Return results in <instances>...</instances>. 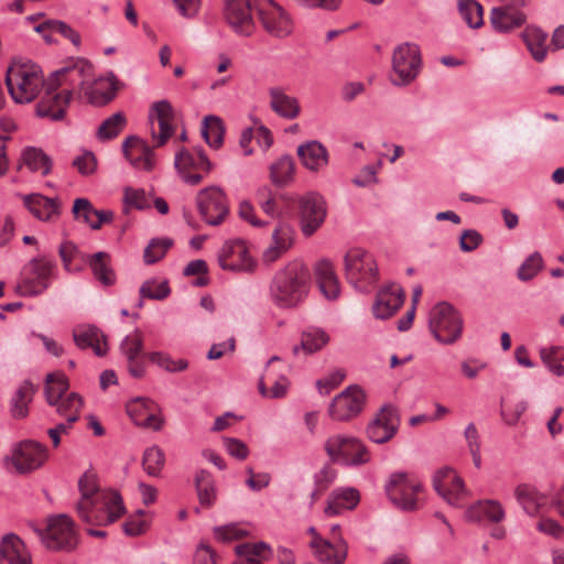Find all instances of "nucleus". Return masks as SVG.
<instances>
[{
	"label": "nucleus",
	"instance_id": "f257e3e1",
	"mask_svg": "<svg viewBox=\"0 0 564 564\" xmlns=\"http://www.w3.org/2000/svg\"><path fill=\"white\" fill-rule=\"evenodd\" d=\"M93 72V65L85 58L67 61L47 78L46 93L36 105L37 116L53 121L64 119L74 94L85 91Z\"/></svg>",
	"mask_w": 564,
	"mask_h": 564
},
{
	"label": "nucleus",
	"instance_id": "f03ea898",
	"mask_svg": "<svg viewBox=\"0 0 564 564\" xmlns=\"http://www.w3.org/2000/svg\"><path fill=\"white\" fill-rule=\"evenodd\" d=\"M80 500L76 511L82 521L93 525H107L124 511L121 497L112 490H100L94 471H86L78 481Z\"/></svg>",
	"mask_w": 564,
	"mask_h": 564
},
{
	"label": "nucleus",
	"instance_id": "7ed1b4c3",
	"mask_svg": "<svg viewBox=\"0 0 564 564\" xmlns=\"http://www.w3.org/2000/svg\"><path fill=\"white\" fill-rule=\"evenodd\" d=\"M311 285L308 268L293 261L280 269L269 286L271 302L279 308H294L307 296Z\"/></svg>",
	"mask_w": 564,
	"mask_h": 564
},
{
	"label": "nucleus",
	"instance_id": "20e7f679",
	"mask_svg": "<svg viewBox=\"0 0 564 564\" xmlns=\"http://www.w3.org/2000/svg\"><path fill=\"white\" fill-rule=\"evenodd\" d=\"M46 83L42 69L32 62L13 61L6 75V84L12 99L18 104L33 101L43 90Z\"/></svg>",
	"mask_w": 564,
	"mask_h": 564
},
{
	"label": "nucleus",
	"instance_id": "39448f33",
	"mask_svg": "<svg viewBox=\"0 0 564 564\" xmlns=\"http://www.w3.org/2000/svg\"><path fill=\"white\" fill-rule=\"evenodd\" d=\"M427 326L433 338L441 345H455L464 334L463 314L448 302L436 303L429 313Z\"/></svg>",
	"mask_w": 564,
	"mask_h": 564
},
{
	"label": "nucleus",
	"instance_id": "423d86ee",
	"mask_svg": "<svg viewBox=\"0 0 564 564\" xmlns=\"http://www.w3.org/2000/svg\"><path fill=\"white\" fill-rule=\"evenodd\" d=\"M43 545L51 551L70 552L79 543L76 524L67 514H57L46 520L44 528H35Z\"/></svg>",
	"mask_w": 564,
	"mask_h": 564
},
{
	"label": "nucleus",
	"instance_id": "0eeeda50",
	"mask_svg": "<svg viewBox=\"0 0 564 564\" xmlns=\"http://www.w3.org/2000/svg\"><path fill=\"white\" fill-rule=\"evenodd\" d=\"M347 281L360 292H369L379 279L375 257L361 248L349 249L344 258Z\"/></svg>",
	"mask_w": 564,
	"mask_h": 564
},
{
	"label": "nucleus",
	"instance_id": "6e6552de",
	"mask_svg": "<svg viewBox=\"0 0 564 564\" xmlns=\"http://www.w3.org/2000/svg\"><path fill=\"white\" fill-rule=\"evenodd\" d=\"M324 451L332 463L358 467L371 460V453L359 438L346 434L330 435L324 443Z\"/></svg>",
	"mask_w": 564,
	"mask_h": 564
},
{
	"label": "nucleus",
	"instance_id": "1a4fd4ad",
	"mask_svg": "<svg viewBox=\"0 0 564 564\" xmlns=\"http://www.w3.org/2000/svg\"><path fill=\"white\" fill-rule=\"evenodd\" d=\"M422 69L420 46L412 42L397 45L391 55L390 82L397 87L413 83Z\"/></svg>",
	"mask_w": 564,
	"mask_h": 564
},
{
	"label": "nucleus",
	"instance_id": "9d476101",
	"mask_svg": "<svg viewBox=\"0 0 564 564\" xmlns=\"http://www.w3.org/2000/svg\"><path fill=\"white\" fill-rule=\"evenodd\" d=\"M56 273L55 261L46 256L34 258L23 267L17 292L22 296L40 295L48 289Z\"/></svg>",
	"mask_w": 564,
	"mask_h": 564
},
{
	"label": "nucleus",
	"instance_id": "9b49d317",
	"mask_svg": "<svg viewBox=\"0 0 564 564\" xmlns=\"http://www.w3.org/2000/svg\"><path fill=\"white\" fill-rule=\"evenodd\" d=\"M174 167L184 183L195 186L210 173L214 164L200 148L177 147Z\"/></svg>",
	"mask_w": 564,
	"mask_h": 564
},
{
	"label": "nucleus",
	"instance_id": "f8f14e48",
	"mask_svg": "<svg viewBox=\"0 0 564 564\" xmlns=\"http://www.w3.org/2000/svg\"><path fill=\"white\" fill-rule=\"evenodd\" d=\"M47 456L45 446L28 440L13 445L10 454L3 458V465L18 474H29L43 466Z\"/></svg>",
	"mask_w": 564,
	"mask_h": 564
},
{
	"label": "nucleus",
	"instance_id": "ddd939ff",
	"mask_svg": "<svg viewBox=\"0 0 564 564\" xmlns=\"http://www.w3.org/2000/svg\"><path fill=\"white\" fill-rule=\"evenodd\" d=\"M253 9L262 29L271 36L284 39L293 32L291 15L274 0H253Z\"/></svg>",
	"mask_w": 564,
	"mask_h": 564
},
{
	"label": "nucleus",
	"instance_id": "4468645a",
	"mask_svg": "<svg viewBox=\"0 0 564 564\" xmlns=\"http://www.w3.org/2000/svg\"><path fill=\"white\" fill-rule=\"evenodd\" d=\"M148 120L153 147L163 148L176 132V116L173 106L167 100L153 102Z\"/></svg>",
	"mask_w": 564,
	"mask_h": 564
},
{
	"label": "nucleus",
	"instance_id": "2eb2a0df",
	"mask_svg": "<svg viewBox=\"0 0 564 564\" xmlns=\"http://www.w3.org/2000/svg\"><path fill=\"white\" fill-rule=\"evenodd\" d=\"M507 518L503 505L498 499H479L470 505L466 510V519L470 522H486L492 525L490 536L502 540L507 535L506 528L502 522Z\"/></svg>",
	"mask_w": 564,
	"mask_h": 564
},
{
	"label": "nucleus",
	"instance_id": "dca6fc26",
	"mask_svg": "<svg viewBox=\"0 0 564 564\" xmlns=\"http://www.w3.org/2000/svg\"><path fill=\"white\" fill-rule=\"evenodd\" d=\"M196 207L200 218L209 226H219L229 214V203L224 189L213 185L198 191Z\"/></svg>",
	"mask_w": 564,
	"mask_h": 564
},
{
	"label": "nucleus",
	"instance_id": "f3484780",
	"mask_svg": "<svg viewBox=\"0 0 564 564\" xmlns=\"http://www.w3.org/2000/svg\"><path fill=\"white\" fill-rule=\"evenodd\" d=\"M390 501L402 510H414L417 507V495L422 490L421 482L405 473L392 474L387 487Z\"/></svg>",
	"mask_w": 564,
	"mask_h": 564
},
{
	"label": "nucleus",
	"instance_id": "a211bd4d",
	"mask_svg": "<svg viewBox=\"0 0 564 564\" xmlns=\"http://www.w3.org/2000/svg\"><path fill=\"white\" fill-rule=\"evenodd\" d=\"M365 402L364 390L357 386H350L333 399L328 414L334 421L346 422L361 413Z\"/></svg>",
	"mask_w": 564,
	"mask_h": 564
},
{
	"label": "nucleus",
	"instance_id": "6ab92c4d",
	"mask_svg": "<svg viewBox=\"0 0 564 564\" xmlns=\"http://www.w3.org/2000/svg\"><path fill=\"white\" fill-rule=\"evenodd\" d=\"M218 263L221 269L235 272L252 273L257 268V261L243 240L225 242L218 253Z\"/></svg>",
	"mask_w": 564,
	"mask_h": 564
},
{
	"label": "nucleus",
	"instance_id": "aec40b11",
	"mask_svg": "<svg viewBox=\"0 0 564 564\" xmlns=\"http://www.w3.org/2000/svg\"><path fill=\"white\" fill-rule=\"evenodd\" d=\"M400 426L398 410L391 405L383 406L369 422L366 433L376 444H384L394 437Z\"/></svg>",
	"mask_w": 564,
	"mask_h": 564
},
{
	"label": "nucleus",
	"instance_id": "412c9836",
	"mask_svg": "<svg viewBox=\"0 0 564 564\" xmlns=\"http://www.w3.org/2000/svg\"><path fill=\"white\" fill-rule=\"evenodd\" d=\"M437 494L449 505L462 507L469 496L464 480L452 468L441 469L434 478Z\"/></svg>",
	"mask_w": 564,
	"mask_h": 564
},
{
	"label": "nucleus",
	"instance_id": "4be33fe9",
	"mask_svg": "<svg viewBox=\"0 0 564 564\" xmlns=\"http://www.w3.org/2000/svg\"><path fill=\"white\" fill-rule=\"evenodd\" d=\"M311 536L308 545L313 555L324 564H344L347 558L348 545L346 542L326 540L314 527L307 530Z\"/></svg>",
	"mask_w": 564,
	"mask_h": 564
},
{
	"label": "nucleus",
	"instance_id": "5701e85b",
	"mask_svg": "<svg viewBox=\"0 0 564 564\" xmlns=\"http://www.w3.org/2000/svg\"><path fill=\"white\" fill-rule=\"evenodd\" d=\"M281 359L276 356L272 357L259 380L258 389L262 397L270 399H281L288 393L290 386L289 379L282 372Z\"/></svg>",
	"mask_w": 564,
	"mask_h": 564
},
{
	"label": "nucleus",
	"instance_id": "b1692460",
	"mask_svg": "<svg viewBox=\"0 0 564 564\" xmlns=\"http://www.w3.org/2000/svg\"><path fill=\"white\" fill-rule=\"evenodd\" d=\"M252 10L253 0H226V22L237 34L250 36L256 30Z\"/></svg>",
	"mask_w": 564,
	"mask_h": 564
},
{
	"label": "nucleus",
	"instance_id": "393cba45",
	"mask_svg": "<svg viewBox=\"0 0 564 564\" xmlns=\"http://www.w3.org/2000/svg\"><path fill=\"white\" fill-rule=\"evenodd\" d=\"M123 154L130 164L140 171L150 172L155 166V154L153 142L149 144L139 137L132 135L126 139L122 144Z\"/></svg>",
	"mask_w": 564,
	"mask_h": 564
},
{
	"label": "nucleus",
	"instance_id": "a878e982",
	"mask_svg": "<svg viewBox=\"0 0 564 564\" xmlns=\"http://www.w3.org/2000/svg\"><path fill=\"white\" fill-rule=\"evenodd\" d=\"M514 499L524 513L530 517L542 516L552 507V499L530 484H520L514 488Z\"/></svg>",
	"mask_w": 564,
	"mask_h": 564
},
{
	"label": "nucleus",
	"instance_id": "bb28decb",
	"mask_svg": "<svg viewBox=\"0 0 564 564\" xmlns=\"http://www.w3.org/2000/svg\"><path fill=\"white\" fill-rule=\"evenodd\" d=\"M489 22L497 33L508 34L527 23V14L512 4H503L490 10Z\"/></svg>",
	"mask_w": 564,
	"mask_h": 564
},
{
	"label": "nucleus",
	"instance_id": "cd10ccee",
	"mask_svg": "<svg viewBox=\"0 0 564 564\" xmlns=\"http://www.w3.org/2000/svg\"><path fill=\"white\" fill-rule=\"evenodd\" d=\"M325 202L317 194H308L301 200V227L305 236H312L324 223Z\"/></svg>",
	"mask_w": 564,
	"mask_h": 564
},
{
	"label": "nucleus",
	"instance_id": "c85d7f7f",
	"mask_svg": "<svg viewBox=\"0 0 564 564\" xmlns=\"http://www.w3.org/2000/svg\"><path fill=\"white\" fill-rule=\"evenodd\" d=\"M404 302V292L399 284L391 283L383 286L376 296L372 313L378 319L393 316Z\"/></svg>",
	"mask_w": 564,
	"mask_h": 564
},
{
	"label": "nucleus",
	"instance_id": "c756f323",
	"mask_svg": "<svg viewBox=\"0 0 564 564\" xmlns=\"http://www.w3.org/2000/svg\"><path fill=\"white\" fill-rule=\"evenodd\" d=\"M156 412V403L147 398H137L127 404V413L137 425L154 431L162 426V421Z\"/></svg>",
	"mask_w": 564,
	"mask_h": 564
},
{
	"label": "nucleus",
	"instance_id": "7c9ffc66",
	"mask_svg": "<svg viewBox=\"0 0 564 564\" xmlns=\"http://www.w3.org/2000/svg\"><path fill=\"white\" fill-rule=\"evenodd\" d=\"M269 107L280 118L294 120L301 115L300 100L281 86L269 88Z\"/></svg>",
	"mask_w": 564,
	"mask_h": 564
},
{
	"label": "nucleus",
	"instance_id": "2f4dec72",
	"mask_svg": "<svg viewBox=\"0 0 564 564\" xmlns=\"http://www.w3.org/2000/svg\"><path fill=\"white\" fill-rule=\"evenodd\" d=\"M120 349L127 358L130 375L134 378H141L144 373L142 333L137 329L127 335L120 345Z\"/></svg>",
	"mask_w": 564,
	"mask_h": 564
},
{
	"label": "nucleus",
	"instance_id": "473e14b6",
	"mask_svg": "<svg viewBox=\"0 0 564 564\" xmlns=\"http://www.w3.org/2000/svg\"><path fill=\"white\" fill-rule=\"evenodd\" d=\"M23 203L30 213L42 221H53L59 215L61 203L56 198L30 194L23 196Z\"/></svg>",
	"mask_w": 564,
	"mask_h": 564
},
{
	"label": "nucleus",
	"instance_id": "72a5a7b5",
	"mask_svg": "<svg viewBox=\"0 0 564 564\" xmlns=\"http://www.w3.org/2000/svg\"><path fill=\"white\" fill-rule=\"evenodd\" d=\"M75 219L87 224L91 229L97 230L104 224L110 223L113 214L108 210H98L87 198H77L73 205Z\"/></svg>",
	"mask_w": 564,
	"mask_h": 564
},
{
	"label": "nucleus",
	"instance_id": "f704fd0d",
	"mask_svg": "<svg viewBox=\"0 0 564 564\" xmlns=\"http://www.w3.org/2000/svg\"><path fill=\"white\" fill-rule=\"evenodd\" d=\"M296 153L303 166L312 172H318L328 164V151L318 141L300 144Z\"/></svg>",
	"mask_w": 564,
	"mask_h": 564
},
{
	"label": "nucleus",
	"instance_id": "c9c22d12",
	"mask_svg": "<svg viewBox=\"0 0 564 564\" xmlns=\"http://www.w3.org/2000/svg\"><path fill=\"white\" fill-rule=\"evenodd\" d=\"M74 341L82 349L91 348L97 356H104L108 346L106 336L91 325L77 326L73 332Z\"/></svg>",
	"mask_w": 564,
	"mask_h": 564
},
{
	"label": "nucleus",
	"instance_id": "e433bc0d",
	"mask_svg": "<svg viewBox=\"0 0 564 564\" xmlns=\"http://www.w3.org/2000/svg\"><path fill=\"white\" fill-rule=\"evenodd\" d=\"M293 243V230L288 223L281 221L272 234V243L263 252V261L272 263L286 252Z\"/></svg>",
	"mask_w": 564,
	"mask_h": 564
},
{
	"label": "nucleus",
	"instance_id": "4c0bfd02",
	"mask_svg": "<svg viewBox=\"0 0 564 564\" xmlns=\"http://www.w3.org/2000/svg\"><path fill=\"white\" fill-rule=\"evenodd\" d=\"M9 564H32V556L25 543L15 534H6L1 540L0 560Z\"/></svg>",
	"mask_w": 564,
	"mask_h": 564
},
{
	"label": "nucleus",
	"instance_id": "58836bf2",
	"mask_svg": "<svg viewBox=\"0 0 564 564\" xmlns=\"http://www.w3.org/2000/svg\"><path fill=\"white\" fill-rule=\"evenodd\" d=\"M258 203L268 216L280 218L288 213L291 198L286 194H273L269 187H263L258 193Z\"/></svg>",
	"mask_w": 564,
	"mask_h": 564
},
{
	"label": "nucleus",
	"instance_id": "ea45409f",
	"mask_svg": "<svg viewBox=\"0 0 564 564\" xmlns=\"http://www.w3.org/2000/svg\"><path fill=\"white\" fill-rule=\"evenodd\" d=\"M88 101L96 106L108 104L116 94V87L112 78L93 76L90 83L86 86L84 91Z\"/></svg>",
	"mask_w": 564,
	"mask_h": 564
},
{
	"label": "nucleus",
	"instance_id": "a19ab883",
	"mask_svg": "<svg viewBox=\"0 0 564 564\" xmlns=\"http://www.w3.org/2000/svg\"><path fill=\"white\" fill-rule=\"evenodd\" d=\"M316 280L324 296L335 300L339 295V282L334 265L328 260H321L315 267Z\"/></svg>",
	"mask_w": 564,
	"mask_h": 564
},
{
	"label": "nucleus",
	"instance_id": "79ce46f5",
	"mask_svg": "<svg viewBox=\"0 0 564 564\" xmlns=\"http://www.w3.org/2000/svg\"><path fill=\"white\" fill-rule=\"evenodd\" d=\"M359 500V492L355 488L336 489L329 496L325 513L332 517L339 514L343 510H351L358 505Z\"/></svg>",
	"mask_w": 564,
	"mask_h": 564
},
{
	"label": "nucleus",
	"instance_id": "37998d69",
	"mask_svg": "<svg viewBox=\"0 0 564 564\" xmlns=\"http://www.w3.org/2000/svg\"><path fill=\"white\" fill-rule=\"evenodd\" d=\"M295 163L292 156L282 155L269 166V177L278 187L288 186L294 180Z\"/></svg>",
	"mask_w": 564,
	"mask_h": 564
},
{
	"label": "nucleus",
	"instance_id": "c03bdc74",
	"mask_svg": "<svg viewBox=\"0 0 564 564\" xmlns=\"http://www.w3.org/2000/svg\"><path fill=\"white\" fill-rule=\"evenodd\" d=\"M93 274L97 281L105 286L113 285L116 282V274L110 265V256L106 252H97L87 258Z\"/></svg>",
	"mask_w": 564,
	"mask_h": 564
},
{
	"label": "nucleus",
	"instance_id": "a18cd8bd",
	"mask_svg": "<svg viewBox=\"0 0 564 564\" xmlns=\"http://www.w3.org/2000/svg\"><path fill=\"white\" fill-rule=\"evenodd\" d=\"M521 37L536 62H543L546 56L547 35L534 25H528L521 33Z\"/></svg>",
	"mask_w": 564,
	"mask_h": 564
},
{
	"label": "nucleus",
	"instance_id": "49530a36",
	"mask_svg": "<svg viewBox=\"0 0 564 564\" xmlns=\"http://www.w3.org/2000/svg\"><path fill=\"white\" fill-rule=\"evenodd\" d=\"M329 341L327 333L321 328H308L302 333L301 345L293 347V354L303 351L306 355L321 350Z\"/></svg>",
	"mask_w": 564,
	"mask_h": 564
},
{
	"label": "nucleus",
	"instance_id": "de8ad7c7",
	"mask_svg": "<svg viewBox=\"0 0 564 564\" xmlns=\"http://www.w3.org/2000/svg\"><path fill=\"white\" fill-rule=\"evenodd\" d=\"M457 10L468 28L475 30L484 25V8L477 0H458Z\"/></svg>",
	"mask_w": 564,
	"mask_h": 564
},
{
	"label": "nucleus",
	"instance_id": "09e8293b",
	"mask_svg": "<svg viewBox=\"0 0 564 564\" xmlns=\"http://www.w3.org/2000/svg\"><path fill=\"white\" fill-rule=\"evenodd\" d=\"M35 389L34 386L25 381L23 382L11 401V414L14 419H23L29 413V404L33 399Z\"/></svg>",
	"mask_w": 564,
	"mask_h": 564
},
{
	"label": "nucleus",
	"instance_id": "8fccbe9b",
	"mask_svg": "<svg viewBox=\"0 0 564 564\" xmlns=\"http://www.w3.org/2000/svg\"><path fill=\"white\" fill-rule=\"evenodd\" d=\"M195 487L199 503L210 508L216 500L215 481L212 475L206 470H199L195 476Z\"/></svg>",
	"mask_w": 564,
	"mask_h": 564
},
{
	"label": "nucleus",
	"instance_id": "3c124183",
	"mask_svg": "<svg viewBox=\"0 0 564 564\" xmlns=\"http://www.w3.org/2000/svg\"><path fill=\"white\" fill-rule=\"evenodd\" d=\"M53 406H56V411L59 415L65 416L68 423H74L78 420L84 401L79 394L70 392L53 404Z\"/></svg>",
	"mask_w": 564,
	"mask_h": 564
},
{
	"label": "nucleus",
	"instance_id": "603ef678",
	"mask_svg": "<svg viewBox=\"0 0 564 564\" xmlns=\"http://www.w3.org/2000/svg\"><path fill=\"white\" fill-rule=\"evenodd\" d=\"M23 163L32 171L47 175L52 169L50 158L39 148H26L22 153Z\"/></svg>",
	"mask_w": 564,
	"mask_h": 564
},
{
	"label": "nucleus",
	"instance_id": "864d4df0",
	"mask_svg": "<svg viewBox=\"0 0 564 564\" xmlns=\"http://www.w3.org/2000/svg\"><path fill=\"white\" fill-rule=\"evenodd\" d=\"M68 379L62 372L50 373L45 381V395L50 405L61 400L68 390Z\"/></svg>",
	"mask_w": 564,
	"mask_h": 564
},
{
	"label": "nucleus",
	"instance_id": "5fc2aeb1",
	"mask_svg": "<svg viewBox=\"0 0 564 564\" xmlns=\"http://www.w3.org/2000/svg\"><path fill=\"white\" fill-rule=\"evenodd\" d=\"M225 128L223 121L219 117L216 116H207L203 121L202 133L206 141V143L214 148L218 149L223 145Z\"/></svg>",
	"mask_w": 564,
	"mask_h": 564
},
{
	"label": "nucleus",
	"instance_id": "6e6d98bb",
	"mask_svg": "<svg viewBox=\"0 0 564 564\" xmlns=\"http://www.w3.org/2000/svg\"><path fill=\"white\" fill-rule=\"evenodd\" d=\"M58 253L62 259L63 267L67 272L80 271L82 267L75 263L76 260L87 262V258L89 257L87 254L82 253L77 246L72 241L63 242L59 246Z\"/></svg>",
	"mask_w": 564,
	"mask_h": 564
},
{
	"label": "nucleus",
	"instance_id": "4d7b16f0",
	"mask_svg": "<svg viewBox=\"0 0 564 564\" xmlns=\"http://www.w3.org/2000/svg\"><path fill=\"white\" fill-rule=\"evenodd\" d=\"M165 464V455L162 448L153 445L144 451L142 466L144 471L152 477L160 475Z\"/></svg>",
	"mask_w": 564,
	"mask_h": 564
},
{
	"label": "nucleus",
	"instance_id": "13d9d810",
	"mask_svg": "<svg viewBox=\"0 0 564 564\" xmlns=\"http://www.w3.org/2000/svg\"><path fill=\"white\" fill-rule=\"evenodd\" d=\"M237 552L245 557L246 564H261L270 555V547L265 543L242 544L237 547Z\"/></svg>",
	"mask_w": 564,
	"mask_h": 564
},
{
	"label": "nucleus",
	"instance_id": "bf43d9fd",
	"mask_svg": "<svg viewBox=\"0 0 564 564\" xmlns=\"http://www.w3.org/2000/svg\"><path fill=\"white\" fill-rule=\"evenodd\" d=\"M126 126V117L121 112H117L106 119L97 130V137L102 140H111L116 138Z\"/></svg>",
	"mask_w": 564,
	"mask_h": 564
},
{
	"label": "nucleus",
	"instance_id": "052dcab7",
	"mask_svg": "<svg viewBox=\"0 0 564 564\" xmlns=\"http://www.w3.org/2000/svg\"><path fill=\"white\" fill-rule=\"evenodd\" d=\"M150 361L156 364L169 372H181L187 369L188 362L185 359H173L169 354L154 351L149 355Z\"/></svg>",
	"mask_w": 564,
	"mask_h": 564
},
{
	"label": "nucleus",
	"instance_id": "680f3d73",
	"mask_svg": "<svg viewBox=\"0 0 564 564\" xmlns=\"http://www.w3.org/2000/svg\"><path fill=\"white\" fill-rule=\"evenodd\" d=\"M543 259L539 252L530 254L517 271L520 281L527 282L532 280L542 269Z\"/></svg>",
	"mask_w": 564,
	"mask_h": 564
},
{
	"label": "nucleus",
	"instance_id": "e2e57ef3",
	"mask_svg": "<svg viewBox=\"0 0 564 564\" xmlns=\"http://www.w3.org/2000/svg\"><path fill=\"white\" fill-rule=\"evenodd\" d=\"M170 292L165 281L148 280L140 288V296L151 300H164L170 295Z\"/></svg>",
	"mask_w": 564,
	"mask_h": 564
},
{
	"label": "nucleus",
	"instance_id": "0e129e2a",
	"mask_svg": "<svg viewBox=\"0 0 564 564\" xmlns=\"http://www.w3.org/2000/svg\"><path fill=\"white\" fill-rule=\"evenodd\" d=\"M172 242L169 239H153L144 250V261L148 264L154 263L162 259Z\"/></svg>",
	"mask_w": 564,
	"mask_h": 564
},
{
	"label": "nucleus",
	"instance_id": "69168bd1",
	"mask_svg": "<svg viewBox=\"0 0 564 564\" xmlns=\"http://www.w3.org/2000/svg\"><path fill=\"white\" fill-rule=\"evenodd\" d=\"M214 534L221 542L237 541L247 535V531L236 523H230L214 529Z\"/></svg>",
	"mask_w": 564,
	"mask_h": 564
},
{
	"label": "nucleus",
	"instance_id": "338daca9",
	"mask_svg": "<svg viewBox=\"0 0 564 564\" xmlns=\"http://www.w3.org/2000/svg\"><path fill=\"white\" fill-rule=\"evenodd\" d=\"M149 522L145 520V511L139 510L133 517L123 524L124 533L131 536L140 535L145 532Z\"/></svg>",
	"mask_w": 564,
	"mask_h": 564
},
{
	"label": "nucleus",
	"instance_id": "774afa93",
	"mask_svg": "<svg viewBox=\"0 0 564 564\" xmlns=\"http://www.w3.org/2000/svg\"><path fill=\"white\" fill-rule=\"evenodd\" d=\"M484 241L482 236L475 229L464 230L459 237V248L463 252L476 250Z\"/></svg>",
	"mask_w": 564,
	"mask_h": 564
}]
</instances>
